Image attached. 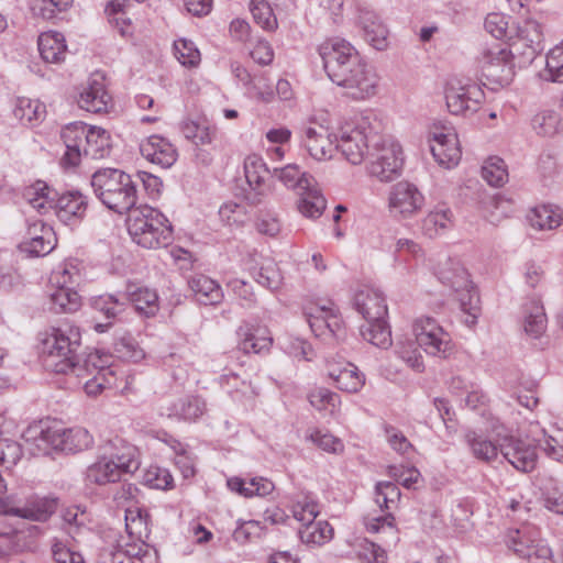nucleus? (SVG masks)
<instances>
[{"mask_svg":"<svg viewBox=\"0 0 563 563\" xmlns=\"http://www.w3.org/2000/svg\"><path fill=\"white\" fill-rule=\"evenodd\" d=\"M33 455H48L54 451L76 453L89 449L93 438L81 427L65 428L57 421L41 420L31 424L23 434Z\"/></svg>","mask_w":563,"mask_h":563,"instance_id":"obj_1","label":"nucleus"},{"mask_svg":"<svg viewBox=\"0 0 563 563\" xmlns=\"http://www.w3.org/2000/svg\"><path fill=\"white\" fill-rule=\"evenodd\" d=\"M80 331L76 325L63 323L52 327L38 335V353L45 368L81 376V368L76 364V352L80 345Z\"/></svg>","mask_w":563,"mask_h":563,"instance_id":"obj_2","label":"nucleus"},{"mask_svg":"<svg viewBox=\"0 0 563 563\" xmlns=\"http://www.w3.org/2000/svg\"><path fill=\"white\" fill-rule=\"evenodd\" d=\"M60 137L66 148L62 157L64 167H77L84 156L100 159L111 152L110 133L101 126L70 122L62 129Z\"/></svg>","mask_w":563,"mask_h":563,"instance_id":"obj_3","label":"nucleus"},{"mask_svg":"<svg viewBox=\"0 0 563 563\" xmlns=\"http://www.w3.org/2000/svg\"><path fill=\"white\" fill-rule=\"evenodd\" d=\"M53 191L44 181H36L25 188L23 198L26 205L40 214L54 209L57 219L68 227L78 225L85 218L88 198L78 190L66 191L55 200Z\"/></svg>","mask_w":563,"mask_h":563,"instance_id":"obj_4","label":"nucleus"},{"mask_svg":"<svg viewBox=\"0 0 563 563\" xmlns=\"http://www.w3.org/2000/svg\"><path fill=\"white\" fill-rule=\"evenodd\" d=\"M141 465L137 448L122 439L110 441L103 453L86 471L87 482L107 485L119 482L123 474H132Z\"/></svg>","mask_w":563,"mask_h":563,"instance_id":"obj_5","label":"nucleus"},{"mask_svg":"<svg viewBox=\"0 0 563 563\" xmlns=\"http://www.w3.org/2000/svg\"><path fill=\"white\" fill-rule=\"evenodd\" d=\"M96 197L119 214L131 212L139 199L137 181L119 168H100L91 176Z\"/></svg>","mask_w":563,"mask_h":563,"instance_id":"obj_6","label":"nucleus"},{"mask_svg":"<svg viewBox=\"0 0 563 563\" xmlns=\"http://www.w3.org/2000/svg\"><path fill=\"white\" fill-rule=\"evenodd\" d=\"M126 222L132 240L144 249H159L167 246L172 241V224L159 210L153 207L144 205L134 208Z\"/></svg>","mask_w":563,"mask_h":563,"instance_id":"obj_7","label":"nucleus"},{"mask_svg":"<svg viewBox=\"0 0 563 563\" xmlns=\"http://www.w3.org/2000/svg\"><path fill=\"white\" fill-rule=\"evenodd\" d=\"M377 137L367 118L362 117L339 128L335 132V151L344 161L357 166L366 161Z\"/></svg>","mask_w":563,"mask_h":563,"instance_id":"obj_8","label":"nucleus"},{"mask_svg":"<svg viewBox=\"0 0 563 563\" xmlns=\"http://www.w3.org/2000/svg\"><path fill=\"white\" fill-rule=\"evenodd\" d=\"M400 497V490L394 482L386 481L377 483L375 487V501L382 510H387V514L384 516L368 515L364 518L367 532L379 534V540L387 545L396 544L399 540L391 510L398 507Z\"/></svg>","mask_w":563,"mask_h":563,"instance_id":"obj_9","label":"nucleus"},{"mask_svg":"<svg viewBox=\"0 0 563 563\" xmlns=\"http://www.w3.org/2000/svg\"><path fill=\"white\" fill-rule=\"evenodd\" d=\"M514 51L499 44L483 47L476 56V68L483 86L492 89L511 82L515 76Z\"/></svg>","mask_w":563,"mask_h":563,"instance_id":"obj_10","label":"nucleus"},{"mask_svg":"<svg viewBox=\"0 0 563 563\" xmlns=\"http://www.w3.org/2000/svg\"><path fill=\"white\" fill-rule=\"evenodd\" d=\"M99 351L89 354L86 372L90 375L84 383V390L89 397L99 396L104 389L125 394L132 389L134 376L119 372L113 365H106Z\"/></svg>","mask_w":563,"mask_h":563,"instance_id":"obj_11","label":"nucleus"},{"mask_svg":"<svg viewBox=\"0 0 563 563\" xmlns=\"http://www.w3.org/2000/svg\"><path fill=\"white\" fill-rule=\"evenodd\" d=\"M411 332L417 345L429 356L448 360L455 353V343L450 332L431 316L415 318Z\"/></svg>","mask_w":563,"mask_h":563,"instance_id":"obj_12","label":"nucleus"},{"mask_svg":"<svg viewBox=\"0 0 563 563\" xmlns=\"http://www.w3.org/2000/svg\"><path fill=\"white\" fill-rule=\"evenodd\" d=\"M404 162L401 145L378 136L366 158V173L380 183H390L401 175Z\"/></svg>","mask_w":563,"mask_h":563,"instance_id":"obj_13","label":"nucleus"},{"mask_svg":"<svg viewBox=\"0 0 563 563\" xmlns=\"http://www.w3.org/2000/svg\"><path fill=\"white\" fill-rule=\"evenodd\" d=\"M155 549L146 542H130L117 532H109L99 548L98 563H153Z\"/></svg>","mask_w":563,"mask_h":563,"instance_id":"obj_14","label":"nucleus"},{"mask_svg":"<svg viewBox=\"0 0 563 563\" xmlns=\"http://www.w3.org/2000/svg\"><path fill=\"white\" fill-rule=\"evenodd\" d=\"M505 542L519 559L529 563H549L552 560V549L534 526H522L510 530Z\"/></svg>","mask_w":563,"mask_h":563,"instance_id":"obj_15","label":"nucleus"},{"mask_svg":"<svg viewBox=\"0 0 563 563\" xmlns=\"http://www.w3.org/2000/svg\"><path fill=\"white\" fill-rule=\"evenodd\" d=\"M445 104L453 115L467 117L478 111L485 100L482 84L451 79L444 87Z\"/></svg>","mask_w":563,"mask_h":563,"instance_id":"obj_16","label":"nucleus"},{"mask_svg":"<svg viewBox=\"0 0 563 563\" xmlns=\"http://www.w3.org/2000/svg\"><path fill=\"white\" fill-rule=\"evenodd\" d=\"M424 205V194L417 185L408 180L396 183L388 191L387 209L394 219H412L422 211Z\"/></svg>","mask_w":563,"mask_h":563,"instance_id":"obj_17","label":"nucleus"},{"mask_svg":"<svg viewBox=\"0 0 563 563\" xmlns=\"http://www.w3.org/2000/svg\"><path fill=\"white\" fill-rule=\"evenodd\" d=\"M320 56L331 81L335 80L362 59L356 48L346 40L333 37L321 44Z\"/></svg>","mask_w":563,"mask_h":563,"instance_id":"obj_18","label":"nucleus"},{"mask_svg":"<svg viewBox=\"0 0 563 563\" xmlns=\"http://www.w3.org/2000/svg\"><path fill=\"white\" fill-rule=\"evenodd\" d=\"M332 82L344 88L354 100H366L376 95L379 77L374 67L362 58Z\"/></svg>","mask_w":563,"mask_h":563,"instance_id":"obj_19","label":"nucleus"},{"mask_svg":"<svg viewBox=\"0 0 563 563\" xmlns=\"http://www.w3.org/2000/svg\"><path fill=\"white\" fill-rule=\"evenodd\" d=\"M429 143L432 156L440 166L446 169L457 166L462 152L453 128H435L430 134Z\"/></svg>","mask_w":563,"mask_h":563,"instance_id":"obj_20","label":"nucleus"},{"mask_svg":"<svg viewBox=\"0 0 563 563\" xmlns=\"http://www.w3.org/2000/svg\"><path fill=\"white\" fill-rule=\"evenodd\" d=\"M511 49L521 55L525 62H532L543 49V31L541 24L533 19L521 21L516 34L509 36Z\"/></svg>","mask_w":563,"mask_h":563,"instance_id":"obj_21","label":"nucleus"},{"mask_svg":"<svg viewBox=\"0 0 563 563\" xmlns=\"http://www.w3.org/2000/svg\"><path fill=\"white\" fill-rule=\"evenodd\" d=\"M305 316L312 333L318 338L335 336L341 331L342 319L332 302L312 305L306 308Z\"/></svg>","mask_w":563,"mask_h":563,"instance_id":"obj_22","label":"nucleus"},{"mask_svg":"<svg viewBox=\"0 0 563 563\" xmlns=\"http://www.w3.org/2000/svg\"><path fill=\"white\" fill-rule=\"evenodd\" d=\"M499 450L504 459L516 470L523 473L534 470L537 452L530 443L515 437H505L499 443Z\"/></svg>","mask_w":563,"mask_h":563,"instance_id":"obj_23","label":"nucleus"},{"mask_svg":"<svg viewBox=\"0 0 563 563\" xmlns=\"http://www.w3.org/2000/svg\"><path fill=\"white\" fill-rule=\"evenodd\" d=\"M111 102L112 98L106 88L104 78L99 74L88 79L77 99L79 108L91 113L107 112Z\"/></svg>","mask_w":563,"mask_h":563,"instance_id":"obj_24","label":"nucleus"},{"mask_svg":"<svg viewBox=\"0 0 563 563\" xmlns=\"http://www.w3.org/2000/svg\"><path fill=\"white\" fill-rule=\"evenodd\" d=\"M303 144L316 161L331 159L335 151V133L322 124H310L302 131Z\"/></svg>","mask_w":563,"mask_h":563,"instance_id":"obj_25","label":"nucleus"},{"mask_svg":"<svg viewBox=\"0 0 563 563\" xmlns=\"http://www.w3.org/2000/svg\"><path fill=\"white\" fill-rule=\"evenodd\" d=\"M141 155L161 168H170L178 159L176 146L166 137L153 134L140 143Z\"/></svg>","mask_w":563,"mask_h":563,"instance_id":"obj_26","label":"nucleus"},{"mask_svg":"<svg viewBox=\"0 0 563 563\" xmlns=\"http://www.w3.org/2000/svg\"><path fill=\"white\" fill-rule=\"evenodd\" d=\"M238 346L244 353L261 354L269 351L273 338L269 330L258 322L245 321L238 331Z\"/></svg>","mask_w":563,"mask_h":563,"instance_id":"obj_27","label":"nucleus"},{"mask_svg":"<svg viewBox=\"0 0 563 563\" xmlns=\"http://www.w3.org/2000/svg\"><path fill=\"white\" fill-rule=\"evenodd\" d=\"M55 245L56 236L52 227L46 225L41 220H35L29 224L20 249L32 256H44L51 253Z\"/></svg>","mask_w":563,"mask_h":563,"instance_id":"obj_28","label":"nucleus"},{"mask_svg":"<svg viewBox=\"0 0 563 563\" xmlns=\"http://www.w3.org/2000/svg\"><path fill=\"white\" fill-rule=\"evenodd\" d=\"M187 285L194 300L199 305L217 306L224 298L223 290L218 282L205 274L190 275Z\"/></svg>","mask_w":563,"mask_h":563,"instance_id":"obj_29","label":"nucleus"},{"mask_svg":"<svg viewBox=\"0 0 563 563\" xmlns=\"http://www.w3.org/2000/svg\"><path fill=\"white\" fill-rule=\"evenodd\" d=\"M57 499L52 496H30L24 505L13 506L8 512L32 521H46L56 510Z\"/></svg>","mask_w":563,"mask_h":563,"instance_id":"obj_30","label":"nucleus"},{"mask_svg":"<svg viewBox=\"0 0 563 563\" xmlns=\"http://www.w3.org/2000/svg\"><path fill=\"white\" fill-rule=\"evenodd\" d=\"M434 274L452 290H461L470 286V275L459 257L445 256L439 260Z\"/></svg>","mask_w":563,"mask_h":563,"instance_id":"obj_31","label":"nucleus"},{"mask_svg":"<svg viewBox=\"0 0 563 563\" xmlns=\"http://www.w3.org/2000/svg\"><path fill=\"white\" fill-rule=\"evenodd\" d=\"M328 375L345 393H358L365 385V375L350 362L329 364Z\"/></svg>","mask_w":563,"mask_h":563,"instance_id":"obj_32","label":"nucleus"},{"mask_svg":"<svg viewBox=\"0 0 563 563\" xmlns=\"http://www.w3.org/2000/svg\"><path fill=\"white\" fill-rule=\"evenodd\" d=\"M354 306L365 320L386 318L388 313L384 295L379 290L369 287L355 294Z\"/></svg>","mask_w":563,"mask_h":563,"instance_id":"obj_33","label":"nucleus"},{"mask_svg":"<svg viewBox=\"0 0 563 563\" xmlns=\"http://www.w3.org/2000/svg\"><path fill=\"white\" fill-rule=\"evenodd\" d=\"M125 529L129 534L130 542H145L151 533L150 514L145 508L131 505L124 511Z\"/></svg>","mask_w":563,"mask_h":563,"instance_id":"obj_34","label":"nucleus"},{"mask_svg":"<svg viewBox=\"0 0 563 563\" xmlns=\"http://www.w3.org/2000/svg\"><path fill=\"white\" fill-rule=\"evenodd\" d=\"M297 208L300 214L310 220H316L322 216L327 208V200L319 188L317 180L308 188L301 189L299 192Z\"/></svg>","mask_w":563,"mask_h":563,"instance_id":"obj_35","label":"nucleus"},{"mask_svg":"<svg viewBox=\"0 0 563 563\" xmlns=\"http://www.w3.org/2000/svg\"><path fill=\"white\" fill-rule=\"evenodd\" d=\"M42 59L51 64L62 63L67 54L65 36L56 31L41 33L37 41Z\"/></svg>","mask_w":563,"mask_h":563,"instance_id":"obj_36","label":"nucleus"},{"mask_svg":"<svg viewBox=\"0 0 563 563\" xmlns=\"http://www.w3.org/2000/svg\"><path fill=\"white\" fill-rule=\"evenodd\" d=\"M227 487L230 492L245 498L265 497L275 489L274 483L266 477H253L246 482L242 477L233 476L227 479Z\"/></svg>","mask_w":563,"mask_h":563,"instance_id":"obj_37","label":"nucleus"},{"mask_svg":"<svg viewBox=\"0 0 563 563\" xmlns=\"http://www.w3.org/2000/svg\"><path fill=\"white\" fill-rule=\"evenodd\" d=\"M360 24L364 38L371 46L378 51L387 47L388 30L375 12L364 11L360 16Z\"/></svg>","mask_w":563,"mask_h":563,"instance_id":"obj_38","label":"nucleus"},{"mask_svg":"<svg viewBox=\"0 0 563 563\" xmlns=\"http://www.w3.org/2000/svg\"><path fill=\"white\" fill-rule=\"evenodd\" d=\"M245 179L250 188L257 196H264L269 191L266 180L269 177V170L262 157L250 155L244 161Z\"/></svg>","mask_w":563,"mask_h":563,"instance_id":"obj_39","label":"nucleus"},{"mask_svg":"<svg viewBox=\"0 0 563 563\" xmlns=\"http://www.w3.org/2000/svg\"><path fill=\"white\" fill-rule=\"evenodd\" d=\"M254 262L255 266L247 267L254 280L269 290H277L283 282L277 264L272 258L262 256L258 260H254Z\"/></svg>","mask_w":563,"mask_h":563,"instance_id":"obj_40","label":"nucleus"},{"mask_svg":"<svg viewBox=\"0 0 563 563\" xmlns=\"http://www.w3.org/2000/svg\"><path fill=\"white\" fill-rule=\"evenodd\" d=\"M123 296L126 298V305L131 302L140 313L147 317L158 310V296L151 288L129 284Z\"/></svg>","mask_w":563,"mask_h":563,"instance_id":"obj_41","label":"nucleus"},{"mask_svg":"<svg viewBox=\"0 0 563 563\" xmlns=\"http://www.w3.org/2000/svg\"><path fill=\"white\" fill-rule=\"evenodd\" d=\"M453 224V213L450 208L437 206L421 221L423 235L433 239L445 233Z\"/></svg>","mask_w":563,"mask_h":563,"instance_id":"obj_42","label":"nucleus"},{"mask_svg":"<svg viewBox=\"0 0 563 563\" xmlns=\"http://www.w3.org/2000/svg\"><path fill=\"white\" fill-rule=\"evenodd\" d=\"M206 410V404L202 399L195 396H186L173 401L165 410L169 418L178 420L194 421L201 417Z\"/></svg>","mask_w":563,"mask_h":563,"instance_id":"obj_43","label":"nucleus"},{"mask_svg":"<svg viewBox=\"0 0 563 563\" xmlns=\"http://www.w3.org/2000/svg\"><path fill=\"white\" fill-rule=\"evenodd\" d=\"M13 113L23 125L36 126L46 117V106L38 99L20 97L15 102Z\"/></svg>","mask_w":563,"mask_h":563,"instance_id":"obj_44","label":"nucleus"},{"mask_svg":"<svg viewBox=\"0 0 563 563\" xmlns=\"http://www.w3.org/2000/svg\"><path fill=\"white\" fill-rule=\"evenodd\" d=\"M523 329L533 339L540 338L547 329V316L537 299H531L523 306Z\"/></svg>","mask_w":563,"mask_h":563,"instance_id":"obj_45","label":"nucleus"},{"mask_svg":"<svg viewBox=\"0 0 563 563\" xmlns=\"http://www.w3.org/2000/svg\"><path fill=\"white\" fill-rule=\"evenodd\" d=\"M528 219L537 230H554L563 223V211L558 206L542 205L533 208Z\"/></svg>","mask_w":563,"mask_h":563,"instance_id":"obj_46","label":"nucleus"},{"mask_svg":"<svg viewBox=\"0 0 563 563\" xmlns=\"http://www.w3.org/2000/svg\"><path fill=\"white\" fill-rule=\"evenodd\" d=\"M272 177L278 179L286 188L295 190L297 194L308 188L310 184L313 185L314 177L306 172H302L298 165L289 164L283 168H275Z\"/></svg>","mask_w":563,"mask_h":563,"instance_id":"obj_47","label":"nucleus"},{"mask_svg":"<svg viewBox=\"0 0 563 563\" xmlns=\"http://www.w3.org/2000/svg\"><path fill=\"white\" fill-rule=\"evenodd\" d=\"M361 334L364 340L379 349H388L391 343V331L386 318L365 320L361 327Z\"/></svg>","mask_w":563,"mask_h":563,"instance_id":"obj_48","label":"nucleus"},{"mask_svg":"<svg viewBox=\"0 0 563 563\" xmlns=\"http://www.w3.org/2000/svg\"><path fill=\"white\" fill-rule=\"evenodd\" d=\"M456 294V299L460 303L461 311L464 313L463 322L472 328L477 323L481 313L479 296L473 283L470 280V286L461 290H453Z\"/></svg>","mask_w":563,"mask_h":563,"instance_id":"obj_49","label":"nucleus"},{"mask_svg":"<svg viewBox=\"0 0 563 563\" xmlns=\"http://www.w3.org/2000/svg\"><path fill=\"white\" fill-rule=\"evenodd\" d=\"M49 309L56 313L75 312L80 307V296L75 288L51 287Z\"/></svg>","mask_w":563,"mask_h":563,"instance_id":"obj_50","label":"nucleus"},{"mask_svg":"<svg viewBox=\"0 0 563 563\" xmlns=\"http://www.w3.org/2000/svg\"><path fill=\"white\" fill-rule=\"evenodd\" d=\"M465 441L473 456L483 462H490L495 460L498 456V453L500 452L499 445L497 446L484 434L478 433L474 430H468L465 433Z\"/></svg>","mask_w":563,"mask_h":563,"instance_id":"obj_51","label":"nucleus"},{"mask_svg":"<svg viewBox=\"0 0 563 563\" xmlns=\"http://www.w3.org/2000/svg\"><path fill=\"white\" fill-rule=\"evenodd\" d=\"M541 437L536 438L537 445L544 454L558 462H563V428L542 429Z\"/></svg>","mask_w":563,"mask_h":563,"instance_id":"obj_52","label":"nucleus"},{"mask_svg":"<svg viewBox=\"0 0 563 563\" xmlns=\"http://www.w3.org/2000/svg\"><path fill=\"white\" fill-rule=\"evenodd\" d=\"M292 517L303 526L313 521L320 512V505L311 494L298 495L291 503Z\"/></svg>","mask_w":563,"mask_h":563,"instance_id":"obj_53","label":"nucleus"},{"mask_svg":"<svg viewBox=\"0 0 563 563\" xmlns=\"http://www.w3.org/2000/svg\"><path fill=\"white\" fill-rule=\"evenodd\" d=\"M333 537L332 526L324 520L316 519L299 530V538L302 543L308 545H322L329 542Z\"/></svg>","mask_w":563,"mask_h":563,"instance_id":"obj_54","label":"nucleus"},{"mask_svg":"<svg viewBox=\"0 0 563 563\" xmlns=\"http://www.w3.org/2000/svg\"><path fill=\"white\" fill-rule=\"evenodd\" d=\"M539 77L549 82L563 84V41L545 55V66Z\"/></svg>","mask_w":563,"mask_h":563,"instance_id":"obj_55","label":"nucleus"},{"mask_svg":"<svg viewBox=\"0 0 563 563\" xmlns=\"http://www.w3.org/2000/svg\"><path fill=\"white\" fill-rule=\"evenodd\" d=\"M544 507L556 515H563V479L549 477L541 487Z\"/></svg>","mask_w":563,"mask_h":563,"instance_id":"obj_56","label":"nucleus"},{"mask_svg":"<svg viewBox=\"0 0 563 563\" xmlns=\"http://www.w3.org/2000/svg\"><path fill=\"white\" fill-rule=\"evenodd\" d=\"M533 131L541 136H554L562 128V118L555 110L544 109L531 120Z\"/></svg>","mask_w":563,"mask_h":563,"instance_id":"obj_57","label":"nucleus"},{"mask_svg":"<svg viewBox=\"0 0 563 563\" xmlns=\"http://www.w3.org/2000/svg\"><path fill=\"white\" fill-rule=\"evenodd\" d=\"M91 306L95 310L104 314L108 319H115L125 310L126 298L123 292L103 294L91 299Z\"/></svg>","mask_w":563,"mask_h":563,"instance_id":"obj_58","label":"nucleus"},{"mask_svg":"<svg viewBox=\"0 0 563 563\" xmlns=\"http://www.w3.org/2000/svg\"><path fill=\"white\" fill-rule=\"evenodd\" d=\"M310 405L318 411H324L331 416H335L341 406V397L324 387H318L308 395Z\"/></svg>","mask_w":563,"mask_h":563,"instance_id":"obj_59","label":"nucleus"},{"mask_svg":"<svg viewBox=\"0 0 563 563\" xmlns=\"http://www.w3.org/2000/svg\"><path fill=\"white\" fill-rule=\"evenodd\" d=\"M305 439L327 453L341 454L344 451L343 441L325 430L310 428L306 431Z\"/></svg>","mask_w":563,"mask_h":563,"instance_id":"obj_60","label":"nucleus"},{"mask_svg":"<svg viewBox=\"0 0 563 563\" xmlns=\"http://www.w3.org/2000/svg\"><path fill=\"white\" fill-rule=\"evenodd\" d=\"M420 350L416 340H398L395 344V354L418 373L424 371V361Z\"/></svg>","mask_w":563,"mask_h":563,"instance_id":"obj_61","label":"nucleus"},{"mask_svg":"<svg viewBox=\"0 0 563 563\" xmlns=\"http://www.w3.org/2000/svg\"><path fill=\"white\" fill-rule=\"evenodd\" d=\"M80 282V272L74 261L60 263L51 274V287L75 288Z\"/></svg>","mask_w":563,"mask_h":563,"instance_id":"obj_62","label":"nucleus"},{"mask_svg":"<svg viewBox=\"0 0 563 563\" xmlns=\"http://www.w3.org/2000/svg\"><path fill=\"white\" fill-rule=\"evenodd\" d=\"M482 176L488 185L500 187L508 180L507 166L500 157L492 156L482 166Z\"/></svg>","mask_w":563,"mask_h":563,"instance_id":"obj_63","label":"nucleus"},{"mask_svg":"<svg viewBox=\"0 0 563 563\" xmlns=\"http://www.w3.org/2000/svg\"><path fill=\"white\" fill-rule=\"evenodd\" d=\"M354 554L366 563H385L387 552L384 548L367 539L358 540L353 548Z\"/></svg>","mask_w":563,"mask_h":563,"instance_id":"obj_64","label":"nucleus"}]
</instances>
